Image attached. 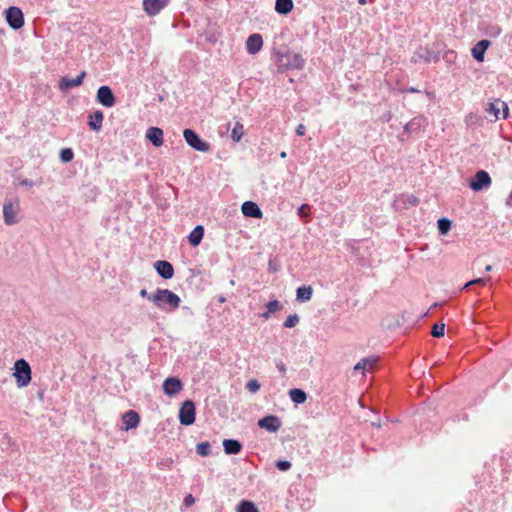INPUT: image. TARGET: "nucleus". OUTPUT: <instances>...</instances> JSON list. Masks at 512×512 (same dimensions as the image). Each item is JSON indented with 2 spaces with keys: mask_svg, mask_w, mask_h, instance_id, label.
Listing matches in <instances>:
<instances>
[{
  "mask_svg": "<svg viewBox=\"0 0 512 512\" xmlns=\"http://www.w3.org/2000/svg\"><path fill=\"white\" fill-rule=\"evenodd\" d=\"M142 297L147 298L155 306L164 309L171 310L179 306L180 298L172 293L170 290H140Z\"/></svg>",
  "mask_w": 512,
  "mask_h": 512,
  "instance_id": "obj_1",
  "label": "nucleus"
},
{
  "mask_svg": "<svg viewBox=\"0 0 512 512\" xmlns=\"http://www.w3.org/2000/svg\"><path fill=\"white\" fill-rule=\"evenodd\" d=\"M13 376L18 388L27 387L31 382V367L25 359H19L14 363Z\"/></svg>",
  "mask_w": 512,
  "mask_h": 512,
  "instance_id": "obj_2",
  "label": "nucleus"
},
{
  "mask_svg": "<svg viewBox=\"0 0 512 512\" xmlns=\"http://www.w3.org/2000/svg\"><path fill=\"white\" fill-rule=\"evenodd\" d=\"M183 137L185 142L192 149L199 152H209L211 149V145L209 142L204 141L200 135L191 128H186L183 130Z\"/></svg>",
  "mask_w": 512,
  "mask_h": 512,
  "instance_id": "obj_3",
  "label": "nucleus"
},
{
  "mask_svg": "<svg viewBox=\"0 0 512 512\" xmlns=\"http://www.w3.org/2000/svg\"><path fill=\"white\" fill-rule=\"evenodd\" d=\"M5 20L13 30H19L24 26V13L17 6H10L4 11Z\"/></svg>",
  "mask_w": 512,
  "mask_h": 512,
  "instance_id": "obj_4",
  "label": "nucleus"
},
{
  "mask_svg": "<svg viewBox=\"0 0 512 512\" xmlns=\"http://www.w3.org/2000/svg\"><path fill=\"white\" fill-rule=\"evenodd\" d=\"M96 102L106 108H111L116 104V96L112 88L108 85H102L96 93Z\"/></svg>",
  "mask_w": 512,
  "mask_h": 512,
  "instance_id": "obj_5",
  "label": "nucleus"
},
{
  "mask_svg": "<svg viewBox=\"0 0 512 512\" xmlns=\"http://www.w3.org/2000/svg\"><path fill=\"white\" fill-rule=\"evenodd\" d=\"M196 408L191 400H186L179 410V421L184 426L192 425L195 422Z\"/></svg>",
  "mask_w": 512,
  "mask_h": 512,
  "instance_id": "obj_6",
  "label": "nucleus"
},
{
  "mask_svg": "<svg viewBox=\"0 0 512 512\" xmlns=\"http://www.w3.org/2000/svg\"><path fill=\"white\" fill-rule=\"evenodd\" d=\"M280 67L285 69H300L304 66V59L298 53L287 52L279 57Z\"/></svg>",
  "mask_w": 512,
  "mask_h": 512,
  "instance_id": "obj_7",
  "label": "nucleus"
},
{
  "mask_svg": "<svg viewBox=\"0 0 512 512\" xmlns=\"http://www.w3.org/2000/svg\"><path fill=\"white\" fill-rule=\"evenodd\" d=\"M15 205L12 200H6L3 204V218L6 225H14L18 222L17 212L19 208L18 199L15 200Z\"/></svg>",
  "mask_w": 512,
  "mask_h": 512,
  "instance_id": "obj_8",
  "label": "nucleus"
},
{
  "mask_svg": "<svg viewBox=\"0 0 512 512\" xmlns=\"http://www.w3.org/2000/svg\"><path fill=\"white\" fill-rule=\"evenodd\" d=\"M86 75V71H82L75 78H69L67 76H64L59 80L58 88L62 92H67L74 87H78L83 84Z\"/></svg>",
  "mask_w": 512,
  "mask_h": 512,
  "instance_id": "obj_9",
  "label": "nucleus"
},
{
  "mask_svg": "<svg viewBox=\"0 0 512 512\" xmlns=\"http://www.w3.org/2000/svg\"><path fill=\"white\" fill-rule=\"evenodd\" d=\"M491 182L490 175L484 170H479L476 172L474 179L470 181V188L474 191H480L484 188H488Z\"/></svg>",
  "mask_w": 512,
  "mask_h": 512,
  "instance_id": "obj_10",
  "label": "nucleus"
},
{
  "mask_svg": "<svg viewBox=\"0 0 512 512\" xmlns=\"http://www.w3.org/2000/svg\"><path fill=\"white\" fill-rule=\"evenodd\" d=\"M170 0H143V9L149 16H155L160 13Z\"/></svg>",
  "mask_w": 512,
  "mask_h": 512,
  "instance_id": "obj_11",
  "label": "nucleus"
},
{
  "mask_svg": "<svg viewBox=\"0 0 512 512\" xmlns=\"http://www.w3.org/2000/svg\"><path fill=\"white\" fill-rule=\"evenodd\" d=\"M163 391L167 396H175L178 394L182 389L183 385L180 379L176 377H168L163 382Z\"/></svg>",
  "mask_w": 512,
  "mask_h": 512,
  "instance_id": "obj_12",
  "label": "nucleus"
},
{
  "mask_svg": "<svg viewBox=\"0 0 512 512\" xmlns=\"http://www.w3.org/2000/svg\"><path fill=\"white\" fill-rule=\"evenodd\" d=\"M157 274L165 280L171 279L174 275L173 265L166 260H157L154 263Z\"/></svg>",
  "mask_w": 512,
  "mask_h": 512,
  "instance_id": "obj_13",
  "label": "nucleus"
},
{
  "mask_svg": "<svg viewBox=\"0 0 512 512\" xmlns=\"http://www.w3.org/2000/svg\"><path fill=\"white\" fill-rule=\"evenodd\" d=\"M489 112L494 115L495 119H499L500 115H502L503 119H506L509 115L508 105L501 101L500 99H496L489 104Z\"/></svg>",
  "mask_w": 512,
  "mask_h": 512,
  "instance_id": "obj_14",
  "label": "nucleus"
},
{
  "mask_svg": "<svg viewBox=\"0 0 512 512\" xmlns=\"http://www.w3.org/2000/svg\"><path fill=\"white\" fill-rule=\"evenodd\" d=\"M145 137L156 148L163 145V130L159 127H149L146 131Z\"/></svg>",
  "mask_w": 512,
  "mask_h": 512,
  "instance_id": "obj_15",
  "label": "nucleus"
},
{
  "mask_svg": "<svg viewBox=\"0 0 512 512\" xmlns=\"http://www.w3.org/2000/svg\"><path fill=\"white\" fill-rule=\"evenodd\" d=\"M491 46V41L483 39L477 42L471 49L473 58L478 62H483L486 50Z\"/></svg>",
  "mask_w": 512,
  "mask_h": 512,
  "instance_id": "obj_16",
  "label": "nucleus"
},
{
  "mask_svg": "<svg viewBox=\"0 0 512 512\" xmlns=\"http://www.w3.org/2000/svg\"><path fill=\"white\" fill-rule=\"evenodd\" d=\"M258 426L269 432H276L281 427V421L277 416L269 415L259 420Z\"/></svg>",
  "mask_w": 512,
  "mask_h": 512,
  "instance_id": "obj_17",
  "label": "nucleus"
},
{
  "mask_svg": "<svg viewBox=\"0 0 512 512\" xmlns=\"http://www.w3.org/2000/svg\"><path fill=\"white\" fill-rule=\"evenodd\" d=\"M205 228L203 225H196L193 230L188 234L187 240L192 247H197L203 240Z\"/></svg>",
  "mask_w": 512,
  "mask_h": 512,
  "instance_id": "obj_18",
  "label": "nucleus"
},
{
  "mask_svg": "<svg viewBox=\"0 0 512 512\" xmlns=\"http://www.w3.org/2000/svg\"><path fill=\"white\" fill-rule=\"evenodd\" d=\"M104 114L101 110H96L88 116V126L92 131L98 132L102 128Z\"/></svg>",
  "mask_w": 512,
  "mask_h": 512,
  "instance_id": "obj_19",
  "label": "nucleus"
},
{
  "mask_svg": "<svg viewBox=\"0 0 512 512\" xmlns=\"http://www.w3.org/2000/svg\"><path fill=\"white\" fill-rule=\"evenodd\" d=\"M376 362L377 359L374 357L363 358L354 366V371L361 372L364 375L365 372L373 370Z\"/></svg>",
  "mask_w": 512,
  "mask_h": 512,
  "instance_id": "obj_20",
  "label": "nucleus"
},
{
  "mask_svg": "<svg viewBox=\"0 0 512 512\" xmlns=\"http://www.w3.org/2000/svg\"><path fill=\"white\" fill-rule=\"evenodd\" d=\"M140 422V417L137 412L133 410H129L123 415V423L125 425V430L128 431L130 429L136 428Z\"/></svg>",
  "mask_w": 512,
  "mask_h": 512,
  "instance_id": "obj_21",
  "label": "nucleus"
},
{
  "mask_svg": "<svg viewBox=\"0 0 512 512\" xmlns=\"http://www.w3.org/2000/svg\"><path fill=\"white\" fill-rule=\"evenodd\" d=\"M282 309L283 305L278 300H273L266 304V310L261 314V316L265 319H268L272 315L280 312Z\"/></svg>",
  "mask_w": 512,
  "mask_h": 512,
  "instance_id": "obj_22",
  "label": "nucleus"
},
{
  "mask_svg": "<svg viewBox=\"0 0 512 512\" xmlns=\"http://www.w3.org/2000/svg\"><path fill=\"white\" fill-rule=\"evenodd\" d=\"M294 7L292 0H276L275 10L279 14L286 15L292 11Z\"/></svg>",
  "mask_w": 512,
  "mask_h": 512,
  "instance_id": "obj_23",
  "label": "nucleus"
},
{
  "mask_svg": "<svg viewBox=\"0 0 512 512\" xmlns=\"http://www.w3.org/2000/svg\"><path fill=\"white\" fill-rule=\"evenodd\" d=\"M223 447L226 454H237L241 450V444L237 440L225 439Z\"/></svg>",
  "mask_w": 512,
  "mask_h": 512,
  "instance_id": "obj_24",
  "label": "nucleus"
},
{
  "mask_svg": "<svg viewBox=\"0 0 512 512\" xmlns=\"http://www.w3.org/2000/svg\"><path fill=\"white\" fill-rule=\"evenodd\" d=\"M241 211L245 217L256 218V202L245 201L241 206Z\"/></svg>",
  "mask_w": 512,
  "mask_h": 512,
  "instance_id": "obj_25",
  "label": "nucleus"
},
{
  "mask_svg": "<svg viewBox=\"0 0 512 512\" xmlns=\"http://www.w3.org/2000/svg\"><path fill=\"white\" fill-rule=\"evenodd\" d=\"M290 399L296 404H302L306 401L307 395L306 393L298 388L291 389L289 391Z\"/></svg>",
  "mask_w": 512,
  "mask_h": 512,
  "instance_id": "obj_26",
  "label": "nucleus"
},
{
  "mask_svg": "<svg viewBox=\"0 0 512 512\" xmlns=\"http://www.w3.org/2000/svg\"><path fill=\"white\" fill-rule=\"evenodd\" d=\"M59 159L63 164H67L74 159V151L72 148H62L59 153Z\"/></svg>",
  "mask_w": 512,
  "mask_h": 512,
  "instance_id": "obj_27",
  "label": "nucleus"
},
{
  "mask_svg": "<svg viewBox=\"0 0 512 512\" xmlns=\"http://www.w3.org/2000/svg\"><path fill=\"white\" fill-rule=\"evenodd\" d=\"M236 512H256V506L251 501L242 500L237 505Z\"/></svg>",
  "mask_w": 512,
  "mask_h": 512,
  "instance_id": "obj_28",
  "label": "nucleus"
},
{
  "mask_svg": "<svg viewBox=\"0 0 512 512\" xmlns=\"http://www.w3.org/2000/svg\"><path fill=\"white\" fill-rule=\"evenodd\" d=\"M243 134H244V127H243V125L240 124L239 122H236V124L233 127L232 132H231V139L234 142H238V141L241 140Z\"/></svg>",
  "mask_w": 512,
  "mask_h": 512,
  "instance_id": "obj_29",
  "label": "nucleus"
},
{
  "mask_svg": "<svg viewBox=\"0 0 512 512\" xmlns=\"http://www.w3.org/2000/svg\"><path fill=\"white\" fill-rule=\"evenodd\" d=\"M196 452L198 455L206 457L211 453V446L209 442H201L196 445Z\"/></svg>",
  "mask_w": 512,
  "mask_h": 512,
  "instance_id": "obj_30",
  "label": "nucleus"
},
{
  "mask_svg": "<svg viewBox=\"0 0 512 512\" xmlns=\"http://www.w3.org/2000/svg\"><path fill=\"white\" fill-rule=\"evenodd\" d=\"M451 228V221L447 218H441L438 220V230L440 234L445 235Z\"/></svg>",
  "mask_w": 512,
  "mask_h": 512,
  "instance_id": "obj_31",
  "label": "nucleus"
},
{
  "mask_svg": "<svg viewBox=\"0 0 512 512\" xmlns=\"http://www.w3.org/2000/svg\"><path fill=\"white\" fill-rule=\"evenodd\" d=\"M246 47L247 51L255 55L256 54V33H252L249 35L247 41H246Z\"/></svg>",
  "mask_w": 512,
  "mask_h": 512,
  "instance_id": "obj_32",
  "label": "nucleus"
},
{
  "mask_svg": "<svg viewBox=\"0 0 512 512\" xmlns=\"http://www.w3.org/2000/svg\"><path fill=\"white\" fill-rule=\"evenodd\" d=\"M476 284H479V285H492V283L490 282V278H477V279H472V280H469L467 281L462 288H468L472 285H476Z\"/></svg>",
  "mask_w": 512,
  "mask_h": 512,
  "instance_id": "obj_33",
  "label": "nucleus"
},
{
  "mask_svg": "<svg viewBox=\"0 0 512 512\" xmlns=\"http://www.w3.org/2000/svg\"><path fill=\"white\" fill-rule=\"evenodd\" d=\"M299 323V316L297 314L289 315L283 323L285 328H293Z\"/></svg>",
  "mask_w": 512,
  "mask_h": 512,
  "instance_id": "obj_34",
  "label": "nucleus"
},
{
  "mask_svg": "<svg viewBox=\"0 0 512 512\" xmlns=\"http://www.w3.org/2000/svg\"><path fill=\"white\" fill-rule=\"evenodd\" d=\"M313 290H297V300L305 302L311 299Z\"/></svg>",
  "mask_w": 512,
  "mask_h": 512,
  "instance_id": "obj_35",
  "label": "nucleus"
},
{
  "mask_svg": "<svg viewBox=\"0 0 512 512\" xmlns=\"http://www.w3.org/2000/svg\"><path fill=\"white\" fill-rule=\"evenodd\" d=\"M444 332H445V324L441 323V324H435L432 327L431 334L434 337L439 338V337H442L444 335Z\"/></svg>",
  "mask_w": 512,
  "mask_h": 512,
  "instance_id": "obj_36",
  "label": "nucleus"
},
{
  "mask_svg": "<svg viewBox=\"0 0 512 512\" xmlns=\"http://www.w3.org/2000/svg\"><path fill=\"white\" fill-rule=\"evenodd\" d=\"M310 210H311L310 205L303 204L298 209V215L300 217H308L310 215Z\"/></svg>",
  "mask_w": 512,
  "mask_h": 512,
  "instance_id": "obj_37",
  "label": "nucleus"
},
{
  "mask_svg": "<svg viewBox=\"0 0 512 512\" xmlns=\"http://www.w3.org/2000/svg\"><path fill=\"white\" fill-rule=\"evenodd\" d=\"M276 467L281 471H287L291 468V463L286 460H278L276 462Z\"/></svg>",
  "mask_w": 512,
  "mask_h": 512,
  "instance_id": "obj_38",
  "label": "nucleus"
},
{
  "mask_svg": "<svg viewBox=\"0 0 512 512\" xmlns=\"http://www.w3.org/2000/svg\"><path fill=\"white\" fill-rule=\"evenodd\" d=\"M194 503H195V498L193 497V495H192V494H187V495L184 497L183 505H184L185 507H190V506H192Z\"/></svg>",
  "mask_w": 512,
  "mask_h": 512,
  "instance_id": "obj_39",
  "label": "nucleus"
},
{
  "mask_svg": "<svg viewBox=\"0 0 512 512\" xmlns=\"http://www.w3.org/2000/svg\"><path fill=\"white\" fill-rule=\"evenodd\" d=\"M17 179L19 180V184L21 186H25L27 188H30L35 185L34 181H32L30 179H27V178L21 179L20 176H18Z\"/></svg>",
  "mask_w": 512,
  "mask_h": 512,
  "instance_id": "obj_40",
  "label": "nucleus"
},
{
  "mask_svg": "<svg viewBox=\"0 0 512 512\" xmlns=\"http://www.w3.org/2000/svg\"><path fill=\"white\" fill-rule=\"evenodd\" d=\"M247 388L249 389L250 392L256 393V379L249 380V382L247 383Z\"/></svg>",
  "mask_w": 512,
  "mask_h": 512,
  "instance_id": "obj_41",
  "label": "nucleus"
},
{
  "mask_svg": "<svg viewBox=\"0 0 512 512\" xmlns=\"http://www.w3.org/2000/svg\"><path fill=\"white\" fill-rule=\"evenodd\" d=\"M296 133L299 136H303L306 133V128L303 124H299L296 128Z\"/></svg>",
  "mask_w": 512,
  "mask_h": 512,
  "instance_id": "obj_42",
  "label": "nucleus"
},
{
  "mask_svg": "<svg viewBox=\"0 0 512 512\" xmlns=\"http://www.w3.org/2000/svg\"><path fill=\"white\" fill-rule=\"evenodd\" d=\"M269 269L273 272L278 270V266L273 260L269 261Z\"/></svg>",
  "mask_w": 512,
  "mask_h": 512,
  "instance_id": "obj_43",
  "label": "nucleus"
},
{
  "mask_svg": "<svg viewBox=\"0 0 512 512\" xmlns=\"http://www.w3.org/2000/svg\"><path fill=\"white\" fill-rule=\"evenodd\" d=\"M207 39L212 44H214L217 41V38L215 37V35H210V36L207 37Z\"/></svg>",
  "mask_w": 512,
  "mask_h": 512,
  "instance_id": "obj_44",
  "label": "nucleus"
},
{
  "mask_svg": "<svg viewBox=\"0 0 512 512\" xmlns=\"http://www.w3.org/2000/svg\"><path fill=\"white\" fill-rule=\"evenodd\" d=\"M263 44L262 37L258 34V51L261 49Z\"/></svg>",
  "mask_w": 512,
  "mask_h": 512,
  "instance_id": "obj_45",
  "label": "nucleus"
},
{
  "mask_svg": "<svg viewBox=\"0 0 512 512\" xmlns=\"http://www.w3.org/2000/svg\"><path fill=\"white\" fill-rule=\"evenodd\" d=\"M278 368H279V370L281 371V373H283V374H284V373L286 372V369H285V366H284V364H283V363H280V364L278 365Z\"/></svg>",
  "mask_w": 512,
  "mask_h": 512,
  "instance_id": "obj_46",
  "label": "nucleus"
},
{
  "mask_svg": "<svg viewBox=\"0 0 512 512\" xmlns=\"http://www.w3.org/2000/svg\"><path fill=\"white\" fill-rule=\"evenodd\" d=\"M358 3L360 5H365L367 3V0H358Z\"/></svg>",
  "mask_w": 512,
  "mask_h": 512,
  "instance_id": "obj_47",
  "label": "nucleus"
},
{
  "mask_svg": "<svg viewBox=\"0 0 512 512\" xmlns=\"http://www.w3.org/2000/svg\"><path fill=\"white\" fill-rule=\"evenodd\" d=\"M491 269H492V266H491V265H487V266L485 267V270H486V271H490Z\"/></svg>",
  "mask_w": 512,
  "mask_h": 512,
  "instance_id": "obj_48",
  "label": "nucleus"
},
{
  "mask_svg": "<svg viewBox=\"0 0 512 512\" xmlns=\"http://www.w3.org/2000/svg\"><path fill=\"white\" fill-rule=\"evenodd\" d=\"M262 217V212L261 210L258 208V219Z\"/></svg>",
  "mask_w": 512,
  "mask_h": 512,
  "instance_id": "obj_49",
  "label": "nucleus"
},
{
  "mask_svg": "<svg viewBox=\"0 0 512 512\" xmlns=\"http://www.w3.org/2000/svg\"><path fill=\"white\" fill-rule=\"evenodd\" d=\"M280 156H281L282 158H285V157H286V152H282V153L280 154Z\"/></svg>",
  "mask_w": 512,
  "mask_h": 512,
  "instance_id": "obj_50",
  "label": "nucleus"
},
{
  "mask_svg": "<svg viewBox=\"0 0 512 512\" xmlns=\"http://www.w3.org/2000/svg\"><path fill=\"white\" fill-rule=\"evenodd\" d=\"M224 301H225V299L223 297L219 298V302H224Z\"/></svg>",
  "mask_w": 512,
  "mask_h": 512,
  "instance_id": "obj_51",
  "label": "nucleus"
},
{
  "mask_svg": "<svg viewBox=\"0 0 512 512\" xmlns=\"http://www.w3.org/2000/svg\"><path fill=\"white\" fill-rule=\"evenodd\" d=\"M301 288L303 289H306V288H311L310 286L306 287V286H302Z\"/></svg>",
  "mask_w": 512,
  "mask_h": 512,
  "instance_id": "obj_52",
  "label": "nucleus"
}]
</instances>
